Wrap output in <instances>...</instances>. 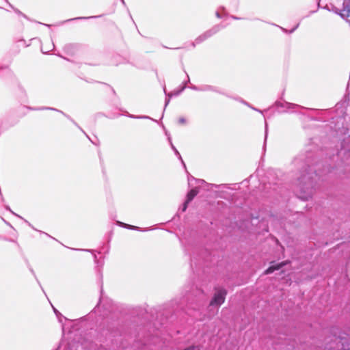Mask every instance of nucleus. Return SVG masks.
Returning <instances> with one entry per match:
<instances>
[{
	"mask_svg": "<svg viewBox=\"0 0 350 350\" xmlns=\"http://www.w3.org/2000/svg\"><path fill=\"white\" fill-rule=\"evenodd\" d=\"M329 350H350V338H336L329 345Z\"/></svg>",
	"mask_w": 350,
	"mask_h": 350,
	"instance_id": "1",
	"label": "nucleus"
},
{
	"mask_svg": "<svg viewBox=\"0 0 350 350\" xmlns=\"http://www.w3.org/2000/svg\"><path fill=\"white\" fill-rule=\"evenodd\" d=\"M226 295V291L224 289H218L214 297L211 301V306H221L225 301V297Z\"/></svg>",
	"mask_w": 350,
	"mask_h": 350,
	"instance_id": "2",
	"label": "nucleus"
},
{
	"mask_svg": "<svg viewBox=\"0 0 350 350\" xmlns=\"http://www.w3.org/2000/svg\"><path fill=\"white\" fill-rule=\"evenodd\" d=\"M344 8L339 14L342 18H345L347 21L350 22V0H345L343 3Z\"/></svg>",
	"mask_w": 350,
	"mask_h": 350,
	"instance_id": "3",
	"label": "nucleus"
},
{
	"mask_svg": "<svg viewBox=\"0 0 350 350\" xmlns=\"http://www.w3.org/2000/svg\"><path fill=\"white\" fill-rule=\"evenodd\" d=\"M283 262L273 264L271 265L267 269H266L264 272L265 275H268L274 273L276 271H280L282 273L283 270L282 269L283 267Z\"/></svg>",
	"mask_w": 350,
	"mask_h": 350,
	"instance_id": "4",
	"label": "nucleus"
},
{
	"mask_svg": "<svg viewBox=\"0 0 350 350\" xmlns=\"http://www.w3.org/2000/svg\"><path fill=\"white\" fill-rule=\"evenodd\" d=\"M198 194V191L195 189H191L187 196V203L191 202L193 198Z\"/></svg>",
	"mask_w": 350,
	"mask_h": 350,
	"instance_id": "5",
	"label": "nucleus"
},
{
	"mask_svg": "<svg viewBox=\"0 0 350 350\" xmlns=\"http://www.w3.org/2000/svg\"><path fill=\"white\" fill-rule=\"evenodd\" d=\"M312 195V191L310 190L307 195H300V198L304 200H307L308 198H310Z\"/></svg>",
	"mask_w": 350,
	"mask_h": 350,
	"instance_id": "6",
	"label": "nucleus"
},
{
	"mask_svg": "<svg viewBox=\"0 0 350 350\" xmlns=\"http://www.w3.org/2000/svg\"><path fill=\"white\" fill-rule=\"evenodd\" d=\"M185 122H186V120H185V119L184 118H180L178 119V122H179L180 124H185Z\"/></svg>",
	"mask_w": 350,
	"mask_h": 350,
	"instance_id": "7",
	"label": "nucleus"
},
{
	"mask_svg": "<svg viewBox=\"0 0 350 350\" xmlns=\"http://www.w3.org/2000/svg\"><path fill=\"white\" fill-rule=\"evenodd\" d=\"M189 204V203H187V201H186V202H185V203L184 204V205H183V208H182V211H185V210L187 209V204Z\"/></svg>",
	"mask_w": 350,
	"mask_h": 350,
	"instance_id": "8",
	"label": "nucleus"
},
{
	"mask_svg": "<svg viewBox=\"0 0 350 350\" xmlns=\"http://www.w3.org/2000/svg\"><path fill=\"white\" fill-rule=\"evenodd\" d=\"M124 226H128V227H129V228H131V229L135 228V227H134V226H129V225H126V224H124Z\"/></svg>",
	"mask_w": 350,
	"mask_h": 350,
	"instance_id": "9",
	"label": "nucleus"
}]
</instances>
